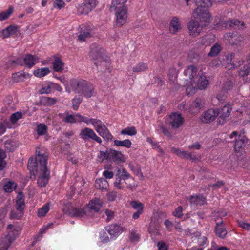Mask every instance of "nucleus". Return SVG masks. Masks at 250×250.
Returning a JSON list of instances; mask_svg holds the SVG:
<instances>
[{
	"instance_id": "nucleus-1",
	"label": "nucleus",
	"mask_w": 250,
	"mask_h": 250,
	"mask_svg": "<svg viewBox=\"0 0 250 250\" xmlns=\"http://www.w3.org/2000/svg\"><path fill=\"white\" fill-rule=\"evenodd\" d=\"M70 84L75 93H82L86 98H90L92 96L93 85L89 82L74 79L70 81Z\"/></svg>"
},
{
	"instance_id": "nucleus-2",
	"label": "nucleus",
	"mask_w": 250,
	"mask_h": 250,
	"mask_svg": "<svg viewBox=\"0 0 250 250\" xmlns=\"http://www.w3.org/2000/svg\"><path fill=\"white\" fill-rule=\"evenodd\" d=\"M36 158H31L28 163L27 167L30 173L34 176L38 173L39 167H47L46 163L48 159V155L45 153L42 154L40 151L36 150Z\"/></svg>"
},
{
	"instance_id": "nucleus-3",
	"label": "nucleus",
	"mask_w": 250,
	"mask_h": 250,
	"mask_svg": "<svg viewBox=\"0 0 250 250\" xmlns=\"http://www.w3.org/2000/svg\"><path fill=\"white\" fill-rule=\"evenodd\" d=\"M25 207L24 195L21 192H19L16 197L15 204V208L18 212L12 210L10 213V217L12 219H21L24 213Z\"/></svg>"
},
{
	"instance_id": "nucleus-4",
	"label": "nucleus",
	"mask_w": 250,
	"mask_h": 250,
	"mask_svg": "<svg viewBox=\"0 0 250 250\" xmlns=\"http://www.w3.org/2000/svg\"><path fill=\"white\" fill-rule=\"evenodd\" d=\"M94 211V199H92L83 209L76 208L71 207V211L67 210L66 213H68L71 216L78 217H83L84 214L88 216H92Z\"/></svg>"
},
{
	"instance_id": "nucleus-5",
	"label": "nucleus",
	"mask_w": 250,
	"mask_h": 250,
	"mask_svg": "<svg viewBox=\"0 0 250 250\" xmlns=\"http://www.w3.org/2000/svg\"><path fill=\"white\" fill-rule=\"evenodd\" d=\"M95 128L99 134L106 141L112 139V135L100 120L95 119Z\"/></svg>"
},
{
	"instance_id": "nucleus-6",
	"label": "nucleus",
	"mask_w": 250,
	"mask_h": 250,
	"mask_svg": "<svg viewBox=\"0 0 250 250\" xmlns=\"http://www.w3.org/2000/svg\"><path fill=\"white\" fill-rule=\"evenodd\" d=\"M38 172L39 173V177L38 178L37 183L39 187H45L48 182L50 178V171L47 167H39Z\"/></svg>"
},
{
	"instance_id": "nucleus-7",
	"label": "nucleus",
	"mask_w": 250,
	"mask_h": 250,
	"mask_svg": "<svg viewBox=\"0 0 250 250\" xmlns=\"http://www.w3.org/2000/svg\"><path fill=\"white\" fill-rule=\"evenodd\" d=\"M116 11V25L118 27H121L125 23L127 15V7L126 6H121L118 8Z\"/></svg>"
},
{
	"instance_id": "nucleus-8",
	"label": "nucleus",
	"mask_w": 250,
	"mask_h": 250,
	"mask_svg": "<svg viewBox=\"0 0 250 250\" xmlns=\"http://www.w3.org/2000/svg\"><path fill=\"white\" fill-rule=\"evenodd\" d=\"M219 24L224 26L226 28H231L235 29H243L246 27L244 22L238 19L222 21L221 22H219Z\"/></svg>"
},
{
	"instance_id": "nucleus-9",
	"label": "nucleus",
	"mask_w": 250,
	"mask_h": 250,
	"mask_svg": "<svg viewBox=\"0 0 250 250\" xmlns=\"http://www.w3.org/2000/svg\"><path fill=\"white\" fill-rule=\"evenodd\" d=\"M219 113L220 111L218 108L208 109L202 116L201 120L202 123L209 124L214 121Z\"/></svg>"
},
{
	"instance_id": "nucleus-10",
	"label": "nucleus",
	"mask_w": 250,
	"mask_h": 250,
	"mask_svg": "<svg viewBox=\"0 0 250 250\" xmlns=\"http://www.w3.org/2000/svg\"><path fill=\"white\" fill-rule=\"evenodd\" d=\"M183 118L181 114L172 113L169 115L168 124L173 129L178 128L183 123Z\"/></svg>"
},
{
	"instance_id": "nucleus-11",
	"label": "nucleus",
	"mask_w": 250,
	"mask_h": 250,
	"mask_svg": "<svg viewBox=\"0 0 250 250\" xmlns=\"http://www.w3.org/2000/svg\"><path fill=\"white\" fill-rule=\"evenodd\" d=\"M249 141L247 138L244 135H239L235 139L234 144V149L236 152L244 151L245 148Z\"/></svg>"
},
{
	"instance_id": "nucleus-12",
	"label": "nucleus",
	"mask_w": 250,
	"mask_h": 250,
	"mask_svg": "<svg viewBox=\"0 0 250 250\" xmlns=\"http://www.w3.org/2000/svg\"><path fill=\"white\" fill-rule=\"evenodd\" d=\"M108 56L106 54L105 50L100 46H96L95 48V65L98 67V63L104 60H108Z\"/></svg>"
},
{
	"instance_id": "nucleus-13",
	"label": "nucleus",
	"mask_w": 250,
	"mask_h": 250,
	"mask_svg": "<svg viewBox=\"0 0 250 250\" xmlns=\"http://www.w3.org/2000/svg\"><path fill=\"white\" fill-rule=\"evenodd\" d=\"M80 34L78 36V40L81 42H85L87 38L92 37V28L89 26L81 25L79 27Z\"/></svg>"
},
{
	"instance_id": "nucleus-14",
	"label": "nucleus",
	"mask_w": 250,
	"mask_h": 250,
	"mask_svg": "<svg viewBox=\"0 0 250 250\" xmlns=\"http://www.w3.org/2000/svg\"><path fill=\"white\" fill-rule=\"evenodd\" d=\"M109 157L108 161L120 164L125 162L124 155L120 151L109 148Z\"/></svg>"
},
{
	"instance_id": "nucleus-15",
	"label": "nucleus",
	"mask_w": 250,
	"mask_h": 250,
	"mask_svg": "<svg viewBox=\"0 0 250 250\" xmlns=\"http://www.w3.org/2000/svg\"><path fill=\"white\" fill-rule=\"evenodd\" d=\"M7 229H8V234L5 236L12 243L18 237L20 228L19 227H14L12 224H9L7 226Z\"/></svg>"
},
{
	"instance_id": "nucleus-16",
	"label": "nucleus",
	"mask_w": 250,
	"mask_h": 250,
	"mask_svg": "<svg viewBox=\"0 0 250 250\" xmlns=\"http://www.w3.org/2000/svg\"><path fill=\"white\" fill-rule=\"evenodd\" d=\"M188 28L190 35L196 36L199 34L202 29L199 22L196 20H191L188 24Z\"/></svg>"
},
{
	"instance_id": "nucleus-17",
	"label": "nucleus",
	"mask_w": 250,
	"mask_h": 250,
	"mask_svg": "<svg viewBox=\"0 0 250 250\" xmlns=\"http://www.w3.org/2000/svg\"><path fill=\"white\" fill-rule=\"evenodd\" d=\"M192 16L195 19H202L204 18L208 19L209 18V14L208 9L200 6H197V8L194 9L192 13Z\"/></svg>"
},
{
	"instance_id": "nucleus-18",
	"label": "nucleus",
	"mask_w": 250,
	"mask_h": 250,
	"mask_svg": "<svg viewBox=\"0 0 250 250\" xmlns=\"http://www.w3.org/2000/svg\"><path fill=\"white\" fill-rule=\"evenodd\" d=\"M204 101L201 98H196L190 104V109L192 113H198L204 108Z\"/></svg>"
},
{
	"instance_id": "nucleus-19",
	"label": "nucleus",
	"mask_w": 250,
	"mask_h": 250,
	"mask_svg": "<svg viewBox=\"0 0 250 250\" xmlns=\"http://www.w3.org/2000/svg\"><path fill=\"white\" fill-rule=\"evenodd\" d=\"M111 237H116L124 231V228L117 224H113L106 229Z\"/></svg>"
},
{
	"instance_id": "nucleus-20",
	"label": "nucleus",
	"mask_w": 250,
	"mask_h": 250,
	"mask_svg": "<svg viewBox=\"0 0 250 250\" xmlns=\"http://www.w3.org/2000/svg\"><path fill=\"white\" fill-rule=\"evenodd\" d=\"M181 29V24L179 19L176 17H174L170 21L169 24V31L173 34H176Z\"/></svg>"
},
{
	"instance_id": "nucleus-21",
	"label": "nucleus",
	"mask_w": 250,
	"mask_h": 250,
	"mask_svg": "<svg viewBox=\"0 0 250 250\" xmlns=\"http://www.w3.org/2000/svg\"><path fill=\"white\" fill-rule=\"evenodd\" d=\"M80 137L85 141L90 139L94 140V131L89 128H85L81 130L79 135Z\"/></svg>"
},
{
	"instance_id": "nucleus-22",
	"label": "nucleus",
	"mask_w": 250,
	"mask_h": 250,
	"mask_svg": "<svg viewBox=\"0 0 250 250\" xmlns=\"http://www.w3.org/2000/svg\"><path fill=\"white\" fill-rule=\"evenodd\" d=\"M108 187V182L105 178L97 179L95 181V188L98 189L106 190Z\"/></svg>"
},
{
	"instance_id": "nucleus-23",
	"label": "nucleus",
	"mask_w": 250,
	"mask_h": 250,
	"mask_svg": "<svg viewBox=\"0 0 250 250\" xmlns=\"http://www.w3.org/2000/svg\"><path fill=\"white\" fill-rule=\"evenodd\" d=\"M191 204L196 205H203L206 204V199L203 195L198 194L195 196H191L189 198Z\"/></svg>"
},
{
	"instance_id": "nucleus-24",
	"label": "nucleus",
	"mask_w": 250,
	"mask_h": 250,
	"mask_svg": "<svg viewBox=\"0 0 250 250\" xmlns=\"http://www.w3.org/2000/svg\"><path fill=\"white\" fill-rule=\"evenodd\" d=\"M197 69L193 65L189 66L187 70H186L185 73L186 75L189 74V77L191 82L196 83V79H198V76H197Z\"/></svg>"
},
{
	"instance_id": "nucleus-25",
	"label": "nucleus",
	"mask_w": 250,
	"mask_h": 250,
	"mask_svg": "<svg viewBox=\"0 0 250 250\" xmlns=\"http://www.w3.org/2000/svg\"><path fill=\"white\" fill-rule=\"evenodd\" d=\"M52 65L53 69L56 72H62L63 70L64 64L62 59L59 57L54 58Z\"/></svg>"
},
{
	"instance_id": "nucleus-26",
	"label": "nucleus",
	"mask_w": 250,
	"mask_h": 250,
	"mask_svg": "<svg viewBox=\"0 0 250 250\" xmlns=\"http://www.w3.org/2000/svg\"><path fill=\"white\" fill-rule=\"evenodd\" d=\"M107 62H106V61L105 60L103 61L102 62H99L98 63V67H97V69L102 72H111V60L110 59V58H108V60H107Z\"/></svg>"
},
{
	"instance_id": "nucleus-27",
	"label": "nucleus",
	"mask_w": 250,
	"mask_h": 250,
	"mask_svg": "<svg viewBox=\"0 0 250 250\" xmlns=\"http://www.w3.org/2000/svg\"><path fill=\"white\" fill-rule=\"evenodd\" d=\"M57 100L56 98L43 96L41 97L40 103L44 106L53 105L56 103Z\"/></svg>"
},
{
	"instance_id": "nucleus-28",
	"label": "nucleus",
	"mask_w": 250,
	"mask_h": 250,
	"mask_svg": "<svg viewBox=\"0 0 250 250\" xmlns=\"http://www.w3.org/2000/svg\"><path fill=\"white\" fill-rule=\"evenodd\" d=\"M218 224L216 225L215 228H214V232L215 233V235L221 238L224 239L226 237L227 234V231L226 230L225 227H218Z\"/></svg>"
},
{
	"instance_id": "nucleus-29",
	"label": "nucleus",
	"mask_w": 250,
	"mask_h": 250,
	"mask_svg": "<svg viewBox=\"0 0 250 250\" xmlns=\"http://www.w3.org/2000/svg\"><path fill=\"white\" fill-rule=\"evenodd\" d=\"M97 151L100 152L99 155H98L97 158L99 161L101 162H103L104 160L108 161L109 156V148L105 147V150H99L97 148Z\"/></svg>"
},
{
	"instance_id": "nucleus-30",
	"label": "nucleus",
	"mask_w": 250,
	"mask_h": 250,
	"mask_svg": "<svg viewBox=\"0 0 250 250\" xmlns=\"http://www.w3.org/2000/svg\"><path fill=\"white\" fill-rule=\"evenodd\" d=\"M115 171V176L118 177H122L124 180L127 179L130 177V175L122 167H118Z\"/></svg>"
},
{
	"instance_id": "nucleus-31",
	"label": "nucleus",
	"mask_w": 250,
	"mask_h": 250,
	"mask_svg": "<svg viewBox=\"0 0 250 250\" xmlns=\"http://www.w3.org/2000/svg\"><path fill=\"white\" fill-rule=\"evenodd\" d=\"M85 183V182L83 178L78 176L76 178L73 186L78 190V193H80L82 191L81 188L82 186H83Z\"/></svg>"
},
{
	"instance_id": "nucleus-32",
	"label": "nucleus",
	"mask_w": 250,
	"mask_h": 250,
	"mask_svg": "<svg viewBox=\"0 0 250 250\" xmlns=\"http://www.w3.org/2000/svg\"><path fill=\"white\" fill-rule=\"evenodd\" d=\"M94 3V0H85L84 5L82 6V13L87 14L91 11L93 8L92 4Z\"/></svg>"
},
{
	"instance_id": "nucleus-33",
	"label": "nucleus",
	"mask_w": 250,
	"mask_h": 250,
	"mask_svg": "<svg viewBox=\"0 0 250 250\" xmlns=\"http://www.w3.org/2000/svg\"><path fill=\"white\" fill-rule=\"evenodd\" d=\"M50 72V70L48 67L39 68L34 71V75L38 78H41L47 75Z\"/></svg>"
},
{
	"instance_id": "nucleus-34",
	"label": "nucleus",
	"mask_w": 250,
	"mask_h": 250,
	"mask_svg": "<svg viewBox=\"0 0 250 250\" xmlns=\"http://www.w3.org/2000/svg\"><path fill=\"white\" fill-rule=\"evenodd\" d=\"M194 2L196 6L203 7L207 9L212 4L211 0H195Z\"/></svg>"
},
{
	"instance_id": "nucleus-35",
	"label": "nucleus",
	"mask_w": 250,
	"mask_h": 250,
	"mask_svg": "<svg viewBox=\"0 0 250 250\" xmlns=\"http://www.w3.org/2000/svg\"><path fill=\"white\" fill-rule=\"evenodd\" d=\"M127 1V0H113L110 10L113 11L121 6H125V4Z\"/></svg>"
},
{
	"instance_id": "nucleus-36",
	"label": "nucleus",
	"mask_w": 250,
	"mask_h": 250,
	"mask_svg": "<svg viewBox=\"0 0 250 250\" xmlns=\"http://www.w3.org/2000/svg\"><path fill=\"white\" fill-rule=\"evenodd\" d=\"M201 59V56L199 54L194 52H190L188 54V60L189 62L193 63L199 62Z\"/></svg>"
},
{
	"instance_id": "nucleus-37",
	"label": "nucleus",
	"mask_w": 250,
	"mask_h": 250,
	"mask_svg": "<svg viewBox=\"0 0 250 250\" xmlns=\"http://www.w3.org/2000/svg\"><path fill=\"white\" fill-rule=\"evenodd\" d=\"M114 145L117 146H124L126 148L131 147L132 143L129 139H125L123 141L115 140L114 141Z\"/></svg>"
},
{
	"instance_id": "nucleus-38",
	"label": "nucleus",
	"mask_w": 250,
	"mask_h": 250,
	"mask_svg": "<svg viewBox=\"0 0 250 250\" xmlns=\"http://www.w3.org/2000/svg\"><path fill=\"white\" fill-rule=\"evenodd\" d=\"M196 82L200 89H205L208 84V80L206 79L205 76H201Z\"/></svg>"
},
{
	"instance_id": "nucleus-39",
	"label": "nucleus",
	"mask_w": 250,
	"mask_h": 250,
	"mask_svg": "<svg viewBox=\"0 0 250 250\" xmlns=\"http://www.w3.org/2000/svg\"><path fill=\"white\" fill-rule=\"evenodd\" d=\"M24 62L26 66L31 68L36 63L35 58L34 56L28 54L24 59Z\"/></svg>"
},
{
	"instance_id": "nucleus-40",
	"label": "nucleus",
	"mask_w": 250,
	"mask_h": 250,
	"mask_svg": "<svg viewBox=\"0 0 250 250\" xmlns=\"http://www.w3.org/2000/svg\"><path fill=\"white\" fill-rule=\"evenodd\" d=\"M221 47L218 43H215L212 46L210 52L208 53V56L209 57H214L217 56L221 51Z\"/></svg>"
},
{
	"instance_id": "nucleus-41",
	"label": "nucleus",
	"mask_w": 250,
	"mask_h": 250,
	"mask_svg": "<svg viewBox=\"0 0 250 250\" xmlns=\"http://www.w3.org/2000/svg\"><path fill=\"white\" fill-rule=\"evenodd\" d=\"M11 244V241L4 236L0 240V250H7Z\"/></svg>"
},
{
	"instance_id": "nucleus-42",
	"label": "nucleus",
	"mask_w": 250,
	"mask_h": 250,
	"mask_svg": "<svg viewBox=\"0 0 250 250\" xmlns=\"http://www.w3.org/2000/svg\"><path fill=\"white\" fill-rule=\"evenodd\" d=\"M13 12V8L10 6L7 10L0 12V21H2L8 19Z\"/></svg>"
},
{
	"instance_id": "nucleus-43",
	"label": "nucleus",
	"mask_w": 250,
	"mask_h": 250,
	"mask_svg": "<svg viewBox=\"0 0 250 250\" xmlns=\"http://www.w3.org/2000/svg\"><path fill=\"white\" fill-rule=\"evenodd\" d=\"M121 134L122 135L133 136L137 134V131L135 127L134 126L128 127L122 130L121 131Z\"/></svg>"
},
{
	"instance_id": "nucleus-44",
	"label": "nucleus",
	"mask_w": 250,
	"mask_h": 250,
	"mask_svg": "<svg viewBox=\"0 0 250 250\" xmlns=\"http://www.w3.org/2000/svg\"><path fill=\"white\" fill-rule=\"evenodd\" d=\"M232 107L231 105L229 104H227L222 107L221 109V115L227 118L229 116Z\"/></svg>"
},
{
	"instance_id": "nucleus-45",
	"label": "nucleus",
	"mask_w": 250,
	"mask_h": 250,
	"mask_svg": "<svg viewBox=\"0 0 250 250\" xmlns=\"http://www.w3.org/2000/svg\"><path fill=\"white\" fill-rule=\"evenodd\" d=\"M233 86V79H228L223 85L222 90L224 92L231 90Z\"/></svg>"
},
{
	"instance_id": "nucleus-46",
	"label": "nucleus",
	"mask_w": 250,
	"mask_h": 250,
	"mask_svg": "<svg viewBox=\"0 0 250 250\" xmlns=\"http://www.w3.org/2000/svg\"><path fill=\"white\" fill-rule=\"evenodd\" d=\"M17 187V184L11 181H8L4 186L3 188L7 192H11Z\"/></svg>"
},
{
	"instance_id": "nucleus-47",
	"label": "nucleus",
	"mask_w": 250,
	"mask_h": 250,
	"mask_svg": "<svg viewBox=\"0 0 250 250\" xmlns=\"http://www.w3.org/2000/svg\"><path fill=\"white\" fill-rule=\"evenodd\" d=\"M49 210V204L46 203L38 211V216L39 217H44Z\"/></svg>"
},
{
	"instance_id": "nucleus-48",
	"label": "nucleus",
	"mask_w": 250,
	"mask_h": 250,
	"mask_svg": "<svg viewBox=\"0 0 250 250\" xmlns=\"http://www.w3.org/2000/svg\"><path fill=\"white\" fill-rule=\"evenodd\" d=\"M25 73H15L13 74L12 77L13 81L16 83L22 81L25 77Z\"/></svg>"
},
{
	"instance_id": "nucleus-49",
	"label": "nucleus",
	"mask_w": 250,
	"mask_h": 250,
	"mask_svg": "<svg viewBox=\"0 0 250 250\" xmlns=\"http://www.w3.org/2000/svg\"><path fill=\"white\" fill-rule=\"evenodd\" d=\"M178 75V71L175 68H170L168 70V76L170 81H174Z\"/></svg>"
},
{
	"instance_id": "nucleus-50",
	"label": "nucleus",
	"mask_w": 250,
	"mask_h": 250,
	"mask_svg": "<svg viewBox=\"0 0 250 250\" xmlns=\"http://www.w3.org/2000/svg\"><path fill=\"white\" fill-rule=\"evenodd\" d=\"M250 70V65H244L243 67V68L241 69L239 72V74L240 76L246 78L247 79L248 77V75L249 73V71Z\"/></svg>"
},
{
	"instance_id": "nucleus-51",
	"label": "nucleus",
	"mask_w": 250,
	"mask_h": 250,
	"mask_svg": "<svg viewBox=\"0 0 250 250\" xmlns=\"http://www.w3.org/2000/svg\"><path fill=\"white\" fill-rule=\"evenodd\" d=\"M22 113L21 112H16L15 113H13L10 118V120L12 123L15 124L16 123L18 120L22 118Z\"/></svg>"
},
{
	"instance_id": "nucleus-52",
	"label": "nucleus",
	"mask_w": 250,
	"mask_h": 250,
	"mask_svg": "<svg viewBox=\"0 0 250 250\" xmlns=\"http://www.w3.org/2000/svg\"><path fill=\"white\" fill-rule=\"evenodd\" d=\"M147 69V65L145 63H140L135 67H133V71L135 72H140L146 70Z\"/></svg>"
},
{
	"instance_id": "nucleus-53",
	"label": "nucleus",
	"mask_w": 250,
	"mask_h": 250,
	"mask_svg": "<svg viewBox=\"0 0 250 250\" xmlns=\"http://www.w3.org/2000/svg\"><path fill=\"white\" fill-rule=\"evenodd\" d=\"M47 126L43 124H41L38 125L37 127V131L39 135H43L47 132Z\"/></svg>"
},
{
	"instance_id": "nucleus-54",
	"label": "nucleus",
	"mask_w": 250,
	"mask_h": 250,
	"mask_svg": "<svg viewBox=\"0 0 250 250\" xmlns=\"http://www.w3.org/2000/svg\"><path fill=\"white\" fill-rule=\"evenodd\" d=\"M130 205L134 209L137 210L142 209V210H143L144 205L141 202L136 201H132L130 202Z\"/></svg>"
},
{
	"instance_id": "nucleus-55",
	"label": "nucleus",
	"mask_w": 250,
	"mask_h": 250,
	"mask_svg": "<svg viewBox=\"0 0 250 250\" xmlns=\"http://www.w3.org/2000/svg\"><path fill=\"white\" fill-rule=\"evenodd\" d=\"M224 60H226L227 64H229L232 66V62H234V54L233 53L227 54L225 56Z\"/></svg>"
},
{
	"instance_id": "nucleus-56",
	"label": "nucleus",
	"mask_w": 250,
	"mask_h": 250,
	"mask_svg": "<svg viewBox=\"0 0 250 250\" xmlns=\"http://www.w3.org/2000/svg\"><path fill=\"white\" fill-rule=\"evenodd\" d=\"M72 106L74 109L77 110L79 108V105L82 102L81 97H75L72 99Z\"/></svg>"
},
{
	"instance_id": "nucleus-57",
	"label": "nucleus",
	"mask_w": 250,
	"mask_h": 250,
	"mask_svg": "<svg viewBox=\"0 0 250 250\" xmlns=\"http://www.w3.org/2000/svg\"><path fill=\"white\" fill-rule=\"evenodd\" d=\"M100 238L102 242L106 243L109 241V238L107 233L104 230L101 231L99 235Z\"/></svg>"
},
{
	"instance_id": "nucleus-58",
	"label": "nucleus",
	"mask_w": 250,
	"mask_h": 250,
	"mask_svg": "<svg viewBox=\"0 0 250 250\" xmlns=\"http://www.w3.org/2000/svg\"><path fill=\"white\" fill-rule=\"evenodd\" d=\"M181 158L194 160L196 159V157L195 155H192L190 153H189L186 151H182V155L181 156Z\"/></svg>"
},
{
	"instance_id": "nucleus-59",
	"label": "nucleus",
	"mask_w": 250,
	"mask_h": 250,
	"mask_svg": "<svg viewBox=\"0 0 250 250\" xmlns=\"http://www.w3.org/2000/svg\"><path fill=\"white\" fill-rule=\"evenodd\" d=\"M110 166H107L106 167V168H107V170H105L103 173V175L104 176L105 178L111 179V178H112L113 177V175H114L113 172L108 170V169L110 168Z\"/></svg>"
},
{
	"instance_id": "nucleus-60",
	"label": "nucleus",
	"mask_w": 250,
	"mask_h": 250,
	"mask_svg": "<svg viewBox=\"0 0 250 250\" xmlns=\"http://www.w3.org/2000/svg\"><path fill=\"white\" fill-rule=\"evenodd\" d=\"M140 236L135 231L132 230L130 234L129 239L132 242H137L139 240Z\"/></svg>"
},
{
	"instance_id": "nucleus-61",
	"label": "nucleus",
	"mask_w": 250,
	"mask_h": 250,
	"mask_svg": "<svg viewBox=\"0 0 250 250\" xmlns=\"http://www.w3.org/2000/svg\"><path fill=\"white\" fill-rule=\"evenodd\" d=\"M83 122L88 123L87 118L81 115L80 114H77L75 115V123Z\"/></svg>"
},
{
	"instance_id": "nucleus-62",
	"label": "nucleus",
	"mask_w": 250,
	"mask_h": 250,
	"mask_svg": "<svg viewBox=\"0 0 250 250\" xmlns=\"http://www.w3.org/2000/svg\"><path fill=\"white\" fill-rule=\"evenodd\" d=\"M13 142L10 140H7L5 143V146L7 150L11 151L14 150V146H13Z\"/></svg>"
},
{
	"instance_id": "nucleus-63",
	"label": "nucleus",
	"mask_w": 250,
	"mask_h": 250,
	"mask_svg": "<svg viewBox=\"0 0 250 250\" xmlns=\"http://www.w3.org/2000/svg\"><path fill=\"white\" fill-rule=\"evenodd\" d=\"M103 202L99 199L95 198V212H99L102 207Z\"/></svg>"
},
{
	"instance_id": "nucleus-64",
	"label": "nucleus",
	"mask_w": 250,
	"mask_h": 250,
	"mask_svg": "<svg viewBox=\"0 0 250 250\" xmlns=\"http://www.w3.org/2000/svg\"><path fill=\"white\" fill-rule=\"evenodd\" d=\"M182 209V207L179 206L175 209L174 211H173V215L178 218H181L183 216Z\"/></svg>"
}]
</instances>
